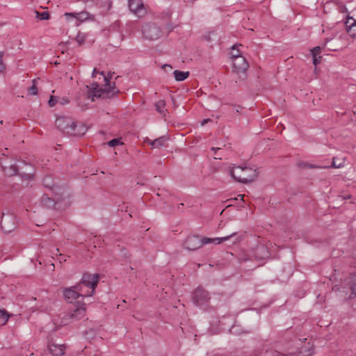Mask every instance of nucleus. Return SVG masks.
<instances>
[{
  "label": "nucleus",
  "mask_w": 356,
  "mask_h": 356,
  "mask_svg": "<svg viewBox=\"0 0 356 356\" xmlns=\"http://www.w3.org/2000/svg\"><path fill=\"white\" fill-rule=\"evenodd\" d=\"M202 245L200 238L197 236H192L187 238L184 246L189 250H195Z\"/></svg>",
  "instance_id": "f8f14e48"
},
{
  "label": "nucleus",
  "mask_w": 356,
  "mask_h": 356,
  "mask_svg": "<svg viewBox=\"0 0 356 356\" xmlns=\"http://www.w3.org/2000/svg\"><path fill=\"white\" fill-rule=\"evenodd\" d=\"M55 124L60 131L70 136H81L87 131L83 124L76 122L73 118L66 115L57 117Z\"/></svg>",
  "instance_id": "39448f33"
},
{
  "label": "nucleus",
  "mask_w": 356,
  "mask_h": 356,
  "mask_svg": "<svg viewBox=\"0 0 356 356\" xmlns=\"http://www.w3.org/2000/svg\"><path fill=\"white\" fill-rule=\"evenodd\" d=\"M210 121V119H204L202 121L201 125L204 126L207 123H208Z\"/></svg>",
  "instance_id": "4c0bfd02"
},
{
  "label": "nucleus",
  "mask_w": 356,
  "mask_h": 356,
  "mask_svg": "<svg viewBox=\"0 0 356 356\" xmlns=\"http://www.w3.org/2000/svg\"><path fill=\"white\" fill-rule=\"evenodd\" d=\"M256 259H265L269 257V253L267 248L263 245H260L257 248V254H255Z\"/></svg>",
  "instance_id": "6ab92c4d"
},
{
  "label": "nucleus",
  "mask_w": 356,
  "mask_h": 356,
  "mask_svg": "<svg viewBox=\"0 0 356 356\" xmlns=\"http://www.w3.org/2000/svg\"><path fill=\"white\" fill-rule=\"evenodd\" d=\"M18 163L19 161L16 157H1L0 161L2 170L6 175L13 176L19 173L23 179H31L34 175L33 168L26 163H22V166H19Z\"/></svg>",
  "instance_id": "7ed1b4c3"
},
{
  "label": "nucleus",
  "mask_w": 356,
  "mask_h": 356,
  "mask_svg": "<svg viewBox=\"0 0 356 356\" xmlns=\"http://www.w3.org/2000/svg\"><path fill=\"white\" fill-rule=\"evenodd\" d=\"M230 56L232 60L235 59L238 56H241L239 50L236 49L235 47H232V51L230 52Z\"/></svg>",
  "instance_id": "c756f323"
},
{
  "label": "nucleus",
  "mask_w": 356,
  "mask_h": 356,
  "mask_svg": "<svg viewBox=\"0 0 356 356\" xmlns=\"http://www.w3.org/2000/svg\"><path fill=\"white\" fill-rule=\"evenodd\" d=\"M67 197V195L62 193V196H58L55 194L54 197H49L47 195H44L41 197V204L47 207L54 206L56 204H58L65 200Z\"/></svg>",
  "instance_id": "9b49d317"
},
{
  "label": "nucleus",
  "mask_w": 356,
  "mask_h": 356,
  "mask_svg": "<svg viewBox=\"0 0 356 356\" xmlns=\"http://www.w3.org/2000/svg\"><path fill=\"white\" fill-rule=\"evenodd\" d=\"M344 163L345 157H332L331 167L339 168L343 165Z\"/></svg>",
  "instance_id": "5701e85b"
},
{
  "label": "nucleus",
  "mask_w": 356,
  "mask_h": 356,
  "mask_svg": "<svg viewBox=\"0 0 356 356\" xmlns=\"http://www.w3.org/2000/svg\"><path fill=\"white\" fill-rule=\"evenodd\" d=\"M168 141V138L165 136H161L154 140H152L149 138H146L144 140V143L148 145H150L152 148H159L165 145Z\"/></svg>",
  "instance_id": "dca6fc26"
},
{
  "label": "nucleus",
  "mask_w": 356,
  "mask_h": 356,
  "mask_svg": "<svg viewBox=\"0 0 356 356\" xmlns=\"http://www.w3.org/2000/svg\"><path fill=\"white\" fill-rule=\"evenodd\" d=\"M220 149H221L219 148V147H217V148L213 147V148H211V151L213 152V154H218V151L220 150Z\"/></svg>",
  "instance_id": "58836bf2"
},
{
  "label": "nucleus",
  "mask_w": 356,
  "mask_h": 356,
  "mask_svg": "<svg viewBox=\"0 0 356 356\" xmlns=\"http://www.w3.org/2000/svg\"><path fill=\"white\" fill-rule=\"evenodd\" d=\"M193 300L197 305H202L208 300V293L202 289H197L193 293Z\"/></svg>",
  "instance_id": "2eb2a0df"
},
{
  "label": "nucleus",
  "mask_w": 356,
  "mask_h": 356,
  "mask_svg": "<svg viewBox=\"0 0 356 356\" xmlns=\"http://www.w3.org/2000/svg\"><path fill=\"white\" fill-rule=\"evenodd\" d=\"M70 100L68 99L67 97H62L60 99V100L58 101V102L62 104V105H64V104H66L67 103H69Z\"/></svg>",
  "instance_id": "f704fd0d"
},
{
  "label": "nucleus",
  "mask_w": 356,
  "mask_h": 356,
  "mask_svg": "<svg viewBox=\"0 0 356 356\" xmlns=\"http://www.w3.org/2000/svg\"><path fill=\"white\" fill-rule=\"evenodd\" d=\"M6 69V65L3 61V53L0 52V72H2Z\"/></svg>",
  "instance_id": "2f4dec72"
},
{
  "label": "nucleus",
  "mask_w": 356,
  "mask_h": 356,
  "mask_svg": "<svg viewBox=\"0 0 356 356\" xmlns=\"http://www.w3.org/2000/svg\"><path fill=\"white\" fill-rule=\"evenodd\" d=\"M39 79H33L32 81V86L28 88L29 94L35 95L38 93L37 84Z\"/></svg>",
  "instance_id": "bb28decb"
},
{
  "label": "nucleus",
  "mask_w": 356,
  "mask_h": 356,
  "mask_svg": "<svg viewBox=\"0 0 356 356\" xmlns=\"http://www.w3.org/2000/svg\"><path fill=\"white\" fill-rule=\"evenodd\" d=\"M129 7L130 11L138 17H143L146 13V8L141 0H129Z\"/></svg>",
  "instance_id": "1a4fd4ad"
},
{
  "label": "nucleus",
  "mask_w": 356,
  "mask_h": 356,
  "mask_svg": "<svg viewBox=\"0 0 356 356\" xmlns=\"http://www.w3.org/2000/svg\"><path fill=\"white\" fill-rule=\"evenodd\" d=\"M201 240V243H202V245L204 244H209L212 243V238H203Z\"/></svg>",
  "instance_id": "72a5a7b5"
},
{
  "label": "nucleus",
  "mask_w": 356,
  "mask_h": 356,
  "mask_svg": "<svg viewBox=\"0 0 356 356\" xmlns=\"http://www.w3.org/2000/svg\"><path fill=\"white\" fill-rule=\"evenodd\" d=\"M58 102V100L57 99L56 97L51 96L49 100V104L50 106H54L56 105V104Z\"/></svg>",
  "instance_id": "473e14b6"
},
{
  "label": "nucleus",
  "mask_w": 356,
  "mask_h": 356,
  "mask_svg": "<svg viewBox=\"0 0 356 356\" xmlns=\"http://www.w3.org/2000/svg\"><path fill=\"white\" fill-rule=\"evenodd\" d=\"M232 68L238 74H244L248 68V63L243 56H238L232 60Z\"/></svg>",
  "instance_id": "9d476101"
},
{
  "label": "nucleus",
  "mask_w": 356,
  "mask_h": 356,
  "mask_svg": "<svg viewBox=\"0 0 356 356\" xmlns=\"http://www.w3.org/2000/svg\"><path fill=\"white\" fill-rule=\"evenodd\" d=\"M86 38V34L84 33H79L76 37V40L79 44H81L84 42Z\"/></svg>",
  "instance_id": "c85d7f7f"
},
{
  "label": "nucleus",
  "mask_w": 356,
  "mask_h": 356,
  "mask_svg": "<svg viewBox=\"0 0 356 356\" xmlns=\"http://www.w3.org/2000/svg\"><path fill=\"white\" fill-rule=\"evenodd\" d=\"M35 17L41 20L47 19L49 17V14L47 11H43L42 13L35 12Z\"/></svg>",
  "instance_id": "cd10ccee"
},
{
  "label": "nucleus",
  "mask_w": 356,
  "mask_h": 356,
  "mask_svg": "<svg viewBox=\"0 0 356 356\" xmlns=\"http://www.w3.org/2000/svg\"><path fill=\"white\" fill-rule=\"evenodd\" d=\"M2 123H3V121L0 120V124H2Z\"/></svg>",
  "instance_id": "a18cd8bd"
},
{
  "label": "nucleus",
  "mask_w": 356,
  "mask_h": 356,
  "mask_svg": "<svg viewBox=\"0 0 356 356\" xmlns=\"http://www.w3.org/2000/svg\"><path fill=\"white\" fill-rule=\"evenodd\" d=\"M64 15L67 20H70V18H74L79 22H84L90 17L89 13L86 11L80 13H66Z\"/></svg>",
  "instance_id": "f3484780"
},
{
  "label": "nucleus",
  "mask_w": 356,
  "mask_h": 356,
  "mask_svg": "<svg viewBox=\"0 0 356 356\" xmlns=\"http://www.w3.org/2000/svg\"><path fill=\"white\" fill-rule=\"evenodd\" d=\"M0 156H6V152H1V153H0Z\"/></svg>",
  "instance_id": "a19ab883"
},
{
  "label": "nucleus",
  "mask_w": 356,
  "mask_h": 356,
  "mask_svg": "<svg viewBox=\"0 0 356 356\" xmlns=\"http://www.w3.org/2000/svg\"><path fill=\"white\" fill-rule=\"evenodd\" d=\"M229 175L236 181L249 184L254 181L257 176V168L250 163H243L241 165H230L228 167Z\"/></svg>",
  "instance_id": "20e7f679"
},
{
  "label": "nucleus",
  "mask_w": 356,
  "mask_h": 356,
  "mask_svg": "<svg viewBox=\"0 0 356 356\" xmlns=\"http://www.w3.org/2000/svg\"><path fill=\"white\" fill-rule=\"evenodd\" d=\"M83 291H85V292L90 291V289L88 287H83Z\"/></svg>",
  "instance_id": "ea45409f"
},
{
  "label": "nucleus",
  "mask_w": 356,
  "mask_h": 356,
  "mask_svg": "<svg viewBox=\"0 0 356 356\" xmlns=\"http://www.w3.org/2000/svg\"><path fill=\"white\" fill-rule=\"evenodd\" d=\"M162 68H163L164 70L167 71V72H168V71H171V70H172V66H171L170 65H167V64L163 65L162 66Z\"/></svg>",
  "instance_id": "c9c22d12"
},
{
  "label": "nucleus",
  "mask_w": 356,
  "mask_h": 356,
  "mask_svg": "<svg viewBox=\"0 0 356 356\" xmlns=\"http://www.w3.org/2000/svg\"><path fill=\"white\" fill-rule=\"evenodd\" d=\"M92 78L95 81L90 86H86L77 97L78 104L83 108H87L95 98H108L118 92L115 83H111L103 72L94 69Z\"/></svg>",
  "instance_id": "f257e3e1"
},
{
  "label": "nucleus",
  "mask_w": 356,
  "mask_h": 356,
  "mask_svg": "<svg viewBox=\"0 0 356 356\" xmlns=\"http://www.w3.org/2000/svg\"><path fill=\"white\" fill-rule=\"evenodd\" d=\"M322 167H323V168H328V167H330V166H329V165H323V166H322Z\"/></svg>",
  "instance_id": "c03bdc74"
},
{
  "label": "nucleus",
  "mask_w": 356,
  "mask_h": 356,
  "mask_svg": "<svg viewBox=\"0 0 356 356\" xmlns=\"http://www.w3.org/2000/svg\"><path fill=\"white\" fill-rule=\"evenodd\" d=\"M66 204H70V201L69 200H67V202H65Z\"/></svg>",
  "instance_id": "37998d69"
},
{
  "label": "nucleus",
  "mask_w": 356,
  "mask_h": 356,
  "mask_svg": "<svg viewBox=\"0 0 356 356\" xmlns=\"http://www.w3.org/2000/svg\"><path fill=\"white\" fill-rule=\"evenodd\" d=\"M240 259L243 261L250 259V257H246L245 255L241 254Z\"/></svg>",
  "instance_id": "e433bc0d"
},
{
  "label": "nucleus",
  "mask_w": 356,
  "mask_h": 356,
  "mask_svg": "<svg viewBox=\"0 0 356 356\" xmlns=\"http://www.w3.org/2000/svg\"><path fill=\"white\" fill-rule=\"evenodd\" d=\"M86 307L83 304L79 305L77 308L74 311L72 317L76 319H80L85 316Z\"/></svg>",
  "instance_id": "aec40b11"
},
{
  "label": "nucleus",
  "mask_w": 356,
  "mask_h": 356,
  "mask_svg": "<svg viewBox=\"0 0 356 356\" xmlns=\"http://www.w3.org/2000/svg\"><path fill=\"white\" fill-rule=\"evenodd\" d=\"M321 53V47H316L312 50V54L313 56V63L315 66H316L318 63H321V57L318 54Z\"/></svg>",
  "instance_id": "4be33fe9"
},
{
  "label": "nucleus",
  "mask_w": 356,
  "mask_h": 356,
  "mask_svg": "<svg viewBox=\"0 0 356 356\" xmlns=\"http://www.w3.org/2000/svg\"><path fill=\"white\" fill-rule=\"evenodd\" d=\"M226 237H229V240L231 239L233 244H236L243 239L244 236L242 234L234 232Z\"/></svg>",
  "instance_id": "b1692460"
},
{
  "label": "nucleus",
  "mask_w": 356,
  "mask_h": 356,
  "mask_svg": "<svg viewBox=\"0 0 356 356\" xmlns=\"http://www.w3.org/2000/svg\"><path fill=\"white\" fill-rule=\"evenodd\" d=\"M346 26L348 35L356 39V20L352 17H348L346 22Z\"/></svg>",
  "instance_id": "a211bd4d"
},
{
  "label": "nucleus",
  "mask_w": 356,
  "mask_h": 356,
  "mask_svg": "<svg viewBox=\"0 0 356 356\" xmlns=\"http://www.w3.org/2000/svg\"><path fill=\"white\" fill-rule=\"evenodd\" d=\"M1 225L4 232H10L17 226L16 216L13 213H3Z\"/></svg>",
  "instance_id": "6e6552de"
},
{
  "label": "nucleus",
  "mask_w": 356,
  "mask_h": 356,
  "mask_svg": "<svg viewBox=\"0 0 356 356\" xmlns=\"http://www.w3.org/2000/svg\"><path fill=\"white\" fill-rule=\"evenodd\" d=\"M141 31L145 40H154L161 36V29L154 23H145L143 25Z\"/></svg>",
  "instance_id": "0eeeda50"
},
{
  "label": "nucleus",
  "mask_w": 356,
  "mask_h": 356,
  "mask_svg": "<svg viewBox=\"0 0 356 356\" xmlns=\"http://www.w3.org/2000/svg\"><path fill=\"white\" fill-rule=\"evenodd\" d=\"M49 352L53 356H61L65 351V346L55 342L50 343L48 346Z\"/></svg>",
  "instance_id": "ddd939ff"
},
{
  "label": "nucleus",
  "mask_w": 356,
  "mask_h": 356,
  "mask_svg": "<svg viewBox=\"0 0 356 356\" xmlns=\"http://www.w3.org/2000/svg\"><path fill=\"white\" fill-rule=\"evenodd\" d=\"M238 197L241 198V200H243L244 195H239Z\"/></svg>",
  "instance_id": "79ce46f5"
},
{
  "label": "nucleus",
  "mask_w": 356,
  "mask_h": 356,
  "mask_svg": "<svg viewBox=\"0 0 356 356\" xmlns=\"http://www.w3.org/2000/svg\"><path fill=\"white\" fill-rule=\"evenodd\" d=\"M175 79L177 81H182L186 79L189 76V72H182L179 70H175L173 72Z\"/></svg>",
  "instance_id": "412c9836"
},
{
  "label": "nucleus",
  "mask_w": 356,
  "mask_h": 356,
  "mask_svg": "<svg viewBox=\"0 0 356 356\" xmlns=\"http://www.w3.org/2000/svg\"><path fill=\"white\" fill-rule=\"evenodd\" d=\"M99 277L97 274H85L81 282L76 286L65 289L63 295L66 300L74 302L79 297L91 296L97 284Z\"/></svg>",
  "instance_id": "f03ea898"
},
{
  "label": "nucleus",
  "mask_w": 356,
  "mask_h": 356,
  "mask_svg": "<svg viewBox=\"0 0 356 356\" xmlns=\"http://www.w3.org/2000/svg\"><path fill=\"white\" fill-rule=\"evenodd\" d=\"M9 314L5 309H0V323L4 325L9 319Z\"/></svg>",
  "instance_id": "a878e982"
},
{
  "label": "nucleus",
  "mask_w": 356,
  "mask_h": 356,
  "mask_svg": "<svg viewBox=\"0 0 356 356\" xmlns=\"http://www.w3.org/2000/svg\"><path fill=\"white\" fill-rule=\"evenodd\" d=\"M107 145L111 147H113L115 154H122L125 150V145L122 141V138L113 139L110 140Z\"/></svg>",
  "instance_id": "4468645a"
},
{
  "label": "nucleus",
  "mask_w": 356,
  "mask_h": 356,
  "mask_svg": "<svg viewBox=\"0 0 356 356\" xmlns=\"http://www.w3.org/2000/svg\"><path fill=\"white\" fill-rule=\"evenodd\" d=\"M156 111L160 113L161 114L165 115V112L166 110L165 109V102L163 100H159L155 104Z\"/></svg>",
  "instance_id": "393cba45"
},
{
  "label": "nucleus",
  "mask_w": 356,
  "mask_h": 356,
  "mask_svg": "<svg viewBox=\"0 0 356 356\" xmlns=\"http://www.w3.org/2000/svg\"><path fill=\"white\" fill-rule=\"evenodd\" d=\"M333 290L339 292L341 298L349 299L356 296V275L349 278L348 282H342L340 286L335 285Z\"/></svg>",
  "instance_id": "423d86ee"
},
{
  "label": "nucleus",
  "mask_w": 356,
  "mask_h": 356,
  "mask_svg": "<svg viewBox=\"0 0 356 356\" xmlns=\"http://www.w3.org/2000/svg\"><path fill=\"white\" fill-rule=\"evenodd\" d=\"M229 240V237H219V238H212V243L215 244H220L222 242L227 241Z\"/></svg>",
  "instance_id": "7c9ffc66"
}]
</instances>
